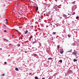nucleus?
I'll list each match as a JSON object with an SVG mask.
<instances>
[{
  "label": "nucleus",
  "mask_w": 79,
  "mask_h": 79,
  "mask_svg": "<svg viewBox=\"0 0 79 79\" xmlns=\"http://www.w3.org/2000/svg\"><path fill=\"white\" fill-rule=\"evenodd\" d=\"M15 6H17V4H15Z\"/></svg>",
  "instance_id": "f704fd0d"
},
{
  "label": "nucleus",
  "mask_w": 79,
  "mask_h": 79,
  "mask_svg": "<svg viewBox=\"0 0 79 79\" xmlns=\"http://www.w3.org/2000/svg\"><path fill=\"white\" fill-rule=\"evenodd\" d=\"M34 56H37V54H34Z\"/></svg>",
  "instance_id": "bb28decb"
},
{
  "label": "nucleus",
  "mask_w": 79,
  "mask_h": 79,
  "mask_svg": "<svg viewBox=\"0 0 79 79\" xmlns=\"http://www.w3.org/2000/svg\"><path fill=\"white\" fill-rule=\"evenodd\" d=\"M27 32H28V31L26 30V31H25L24 33V34H27Z\"/></svg>",
  "instance_id": "39448f33"
},
{
  "label": "nucleus",
  "mask_w": 79,
  "mask_h": 79,
  "mask_svg": "<svg viewBox=\"0 0 79 79\" xmlns=\"http://www.w3.org/2000/svg\"><path fill=\"white\" fill-rule=\"evenodd\" d=\"M60 53L61 54H63V49H60Z\"/></svg>",
  "instance_id": "7ed1b4c3"
},
{
  "label": "nucleus",
  "mask_w": 79,
  "mask_h": 79,
  "mask_svg": "<svg viewBox=\"0 0 79 79\" xmlns=\"http://www.w3.org/2000/svg\"><path fill=\"white\" fill-rule=\"evenodd\" d=\"M4 64H6V62H5Z\"/></svg>",
  "instance_id": "473e14b6"
},
{
  "label": "nucleus",
  "mask_w": 79,
  "mask_h": 79,
  "mask_svg": "<svg viewBox=\"0 0 79 79\" xmlns=\"http://www.w3.org/2000/svg\"><path fill=\"white\" fill-rule=\"evenodd\" d=\"M77 44L78 45H79V43H77Z\"/></svg>",
  "instance_id": "c85d7f7f"
},
{
  "label": "nucleus",
  "mask_w": 79,
  "mask_h": 79,
  "mask_svg": "<svg viewBox=\"0 0 79 79\" xmlns=\"http://www.w3.org/2000/svg\"><path fill=\"white\" fill-rule=\"evenodd\" d=\"M56 32H53L52 34H53V35H55V34H56Z\"/></svg>",
  "instance_id": "9b49d317"
},
{
  "label": "nucleus",
  "mask_w": 79,
  "mask_h": 79,
  "mask_svg": "<svg viewBox=\"0 0 79 79\" xmlns=\"http://www.w3.org/2000/svg\"><path fill=\"white\" fill-rule=\"evenodd\" d=\"M6 32V30H4V32Z\"/></svg>",
  "instance_id": "cd10ccee"
},
{
  "label": "nucleus",
  "mask_w": 79,
  "mask_h": 79,
  "mask_svg": "<svg viewBox=\"0 0 79 79\" xmlns=\"http://www.w3.org/2000/svg\"><path fill=\"white\" fill-rule=\"evenodd\" d=\"M70 72H71L72 71H71V70H70Z\"/></svg>",
  "instance_id": "a19ab883"
},
{
  "label": "nucleus",
  "mask_w": 79,
  "mask_h": 79,
  "mask_svg": "<svg viewBox=\"0 0 79 79\" xmlns=\"http://www.w3.org/2000/svg\"><path fill=\"white\" fill-rule=\"evenodd\" d=\"M5 76V74H2V76Z\"/></svg>",
  "instance_id": "412c9836"
},
{
  "label": "nucleus",
  "mask_w": 79,
  "mask_h": 79,
  "mask_svg": "<svg viewBox=\"0 0 79 79\" xmlns=\"http://www.w3.org/2000/svg\"><path fill=\"white\" fill-rule=\"evenodd\" d=\"M66 15H67V16H68V15H70V16H71V15H73V14H72V13H71V12L70 13H67L66 14Z\"/></svg>",
  "instance_id": "f03ea898"
},
{
  "label": "nucleus",
  "mask_w": 79,
  "mask_h": 79,
  "mask_svg": "<svg viewBox=\"0 0 79 79\" xmlns=\"http://www.w3.org/2000/svg\"><path fill=\"white\" fill-rule=\"evenodd\" d=\"M22 39H23V38H21Z\"/></svg>",
  "instance_id": "79ce46f5"
},
{
  "label": "nucleus",
  "mask_w": 79,
  "mask_h": 79,
  "mask_svg": "<svg viewBox=\"0 0 79 79\" xmlns=\"http://www.w3.org/2000/svg\"><path fill=\"white\" fill-rule=\"evenodd\" d=\"M52 60V58H50V57L49 58H48V60Z\"/></svg>",
  "instance_id": "f8f14e48"
},
{
  "label": "nucleus",
  "mask_w": 79,
  "mask_h": 79,
  "mask_svg": "<svg viewBox=\"0 0 79 79\" xmlns=\"http://www.w3.org/2000/svg\"><path fill=\"white\" fill-rule=\"evenodd\" d=\"M59 61V62H60V63H62V60H60Z\"/></svg>",
  "instance_id": "dca6fc26"
},
{
  "label": "nucleus",
  "mask_w": 79,
  "mask_h": 79,
  "mask_svg": "<svg viewBox=\"0 0 79 79\" xmlns=\"http://www.w3.org/2000/svg\"><path fill=\"white\" fill-rule=\"evenodd\" d=\"M16 31H17V32H18V31L17 30H16Z\"/></svg>",
  "instance_id": "72a5a7b5"
},
{
  "label": "nucleus",
  "mask_w": 79,
  "mask_h": 79,
  "mask_svg": "<svg viewBox=\"0 0 79 79\" xmlns=\"http://www.w3.org/2000/svg\"><path fill=\"white\" fill-rule=\"evenodd\" d=\"M68 37H69V38L70 37V35H68Z\"/></svg>",
  "instance_id": "b1692460"
},
{
  "label": "nucleus",
  "mask_w": 79,
  "mask_h": 79,
  "mask_svg": "<svg viewBox=\"0 0 79 79\" xmlns=\"http://www.w3.org/2000/svg\"><path fill=\"white\" fill-rule=\"evenodd\" d=\"M6 22H7L8 21L7 20H6Z\"/></svg>",
  "instance_id": "58836bf2"
},
{
  "label": "nucleus",
  "mask_w": 79,
  "mask_h": 79,
  "mask_svg": "<svg viewBox=\"0 0 79 79\" xmlns=\"http://www.w3.org/2000/svg\"><path fill=\"white\" fill-rule=\"evenodd\" d=\"M25 53H27V52H25Z\"/></svg>",
  "instance_id": "ea45409f"
},
{
  "label": "nucleus",
  "mask_w": 79,
  "mask_h": 79,
  "mask_svg": "<svg viewBox=\"0 0 79 79\" xmlns=\"http://www.w3.org/2000/svg\"><path fill=\"white\" fill-rule=\"evenodd\" d=\"M45 77H43L42 78V79H45Z\"/></svg>",
  "instance_id": "2f4dec72"
},
{
  "label": "nucleus",
  "mask_w": 79,
  "mask_h": 79,
  "mask_svg": "<svg viewBox=\"0 0 79 79\" xmlns=\"http://www.w3.org/2000/svg\"><path fill=\"white\" fill-rule=\"evenodd\" d=\"M29 74H30V75H31V74H32V73H30Z\"/></svg>",
  "instance_id": "7c9ffc66"
},
{
  "label": "nucleus",
  "mask_w": 79,
  "mask_h": 79,
  "mask_svg": "<svg viewBox=\"0 0 79 79\" xmlns=\"http://www.w3.org/2000/svg\"><path fill=\"white\" fill-rule=\"evenodd\" d=\"M41 19H39L38 20V22H40V21H41Z\"/></svg>",
  "instance_id": "ddd939ff"
},
{
  "label": "nucleus",
  "mask_w": 79,
  "mask_h": 79,
  "mask_svg": "<svg viewBox=\"0 0 79 79\" xmlns=\"http://www.w3.org/2000/svg\"><path fill=\"white\" fill-rule=\"evenodd\" d=\"M4 27H6V25H4Z\"/></svg>",
  "instance_id": "c756f323"
},
{
  "label": "nucleus",
  "mask_w": 79,
  "mask_h": 79,
  "mask_svg": "<svg viewBox=\"0 0 79 79\" xmlns=\"http://www.w3.org/2000/svg\"><path fill=\"white\" fill-rule=\"evenodd\" d=\"M52 79V77H49L48 79Z\"/></svg>",
  "instance_id": "a878e982"
},
{
  "label": "nucleus",
  "mask_w": 79,
  "mask_h": 79,
  "mask_svg": "<svg viewBox=\"0 0 79 79\" xmlns=\"http://www.w3.org/2000/svg\"><path fill=\"white\" fill-rule=\"evenodd\" d=\"M77 52H73V55H77Z\"/></svg>",
  "instance_id": "20e7f679"
},
{
  "label": "nucleus",
  "mask_w": 79,
  "mask_h": 79,
  "mask_svg": "<svg viewBox=\"0 0 79 79\" xmlns=\"http://www.w3.org/2000/svg\"><path fill=\"white\" fill-rule=\"evenodd\" d=\"M79 18V17L77 16L76 17V19H78Z\"/></svg>",
  "instance_id": "a211bd4d"
},
{
  "label": "nucleus",
  "mask_w": 79,
  "mask_h": 79,
  "mask_svg": "<svg viewBox=\"0 0 79 79\" xmlns=\"http://www.w3.org/2000/svg\"><path fill=\"white\" fill-rule=\"evenodd\" d=\"M75 15V12H73V14H72V15Z\"/></svg>",
  "instance_id": "5701e85b"
},
{
  "label": "nucleus",
  "mask_w": 79,
  "mask_h": 79,
  "mask_svg": "<svg viewBox=\"0 0 79 79\" xmlns=\"http://www.w3.org/2000/svg\"><path fill=\"white\" fill-rule=\"evenodd\" d=\"M73 61H74V62H75L76 61H77V60H76L75 59H74L73 60Z\"/></svg>",
  "instance_id": "9d476101"
},
{
  "label": "nucleus",
  "mask_w": 79,
  "mask_h": 79,
  "mask_svg": "<svg viewBox=\"0 0 79 79\" xmlns=\"http://www.w3.org/2000/svg\"><path fill=\"white\" fill-rule=\"evenodd\" d=\"M32 37H33V36H32V35H31V37H30V38H29V39H32Z\"/></svg>",
  "instance_id": "6e6552de"
},
{
  "label": "nucleus",
  "mask_w": 79,
  "mask_h": 79,
  "mask_svg": "<svg viewBox=\"0 0 79 79\" xmlns=\"http://www.w3.org/2000/svg\"><path fill=\"white\" fill-rule=\"evenodd\" d=\"M0 50H2V48H0Z\"/></svg>",
  "instance_id": "c9c22d12"
},
{
  "label": "nucleus",
  "mask_w": 79,
  "mask_h": 79,
  "mask_svg": "<svg viewBox=\"0 0 79 79\" xmlns=\"http://www.w3.org/2000/svg\"><path fill=\"white\" fill-rule=\"evenodd\" d=\"M76 6H74L72 7V9L73 11H74V10H76Z\"/></svg>",
  "instance_id": "f257e3e1"
},
{
  "label": "nucleus",
  "mask_w": 79,
  "mask_h": 79,
  "mask_svg": "<svg viewBox=\"0 0 79 79\" xmlns=\"http://www.w3.org/2000/svg\"><path fill=\"white\" fill-rule=\"evenodd\" d=\"M60 48V45L57 46V48Z\"/></svg>",
  "instance_id": "6ab92c4d"
},
{
  "label": "nucleus",
  "mask_w": 79,
  "mask_h": 79,
  "mask_svg": "<svg viewBox=\"0 0 79 79\" xmlns=\"http://www.w3.org/2000/svg\"><path fill=\"white\" fill-rule=\"evenodd\" d=\"M35 79H39V78H38V77H35Z\"/></svg>",
  "instance_id": "4468645a"
},
{
  "label": "nucleus",
  "mask_w": 79,
  "mask_h": 79,
  "mask_svg": "<svg viewBox=\"0 0 79 79\" xmlns=\"http://www.w3.org/2000/svg\"><path fill=\"white\" fill-rule=\"evenodd\" d=\"M55 1H56H56H57V0H55Z\"/></svg>",
  "instance_id": "4c0bfd02"
},
{
  "label": "nucleus",
  "mask_w": 79,
  "mask_h": 79,
  "mask_svg": "<svg viewBox=\"0 0 79 79\" xmlns=\"http://www.w3.org/2000/svg\"><path fill=\"white\" fill-rule=\"evenodd\" d=\"M51 37V38H52L51 39H52V40H53V37Z\"/></svg>",
  "instance_id": "393cba45"
},
{
  "label": "nucleus",
  "mask_w": 79,
  "mask_h": 79,
  "mask_svg": "<svg viewBox=\"0 0 79 79\" xmlns=\"http://www.w3.org/2000/svg\"><path fill=\"white\" fill-rule=\"evenodd\" d=\"M15 70H16V71H19V69L18 68H15Z\"/></svg>",
  "instance_id": "0eeeda50"
},
{
  "label": "nucleus",
  "mask_w": 79,
  "mask_h": 79,
  "mask_svg": "<svg viewBox=\"0 0 79 79\" xmlns=\"http://www.w3.org/2000/svg\"><path fill=\"white\" fill-rule=\"evenodd\" d=\"M18 47H20V44H18Z\"/></svg>",
  "instance_id": "4be33fe9"
},
{
  "label": "nucleus",
  "mask_w": 79,
  "mask_h": 79,
  "mask_svg": "<svg viewBox=\"0 0 79 79\" xmlns=\"http://www.w3.org/2000/svg\"><path fill=\"white\" fill-rule=\"evenodd\" d=\"M39 9L38 7H36V11H37V10H38V9Z\"/></svg>",
  "instance_id": "2eb2a0df"
},
{
  "label": "nucleus",
  "mask_w": 79,
  "mask_h": 79,
  "mask_svg": "<svg viewBox=\"0 0 79 79\" xmlns=\"http://www.w3.org/2000/svg\"><path fill=\"white\" fill-rule=\"evenodd\" d=\"M36 41H35L33 42V44H35V43H36Z\"/></svg>",
  "instance_id": "f3484780"
},
{
  "label": "nucleus",
  "mask_w": 79,
  "mask_h": 79,
  "mask_svg": "<svg viewBox=\"0 0 79 79\" xmlns=\"http://www.w3.org/2000/svg\"><path fill=\"white\" fill-rule=\"evenodd\" d=\"M75 3H76V2L75 1H74V2H72V4H75Z\"/></svg>",
  "instance_id": "1a4fd4ad"
},
{
  "label": "nucleus",
  "mask_w": 79,
  "mask_h": 79,
  "mask_svg": "<svg viewBox=\"0 0 79 79\" xmlns=\"http://www.w3.org/2000/svg\"><path fill=\"white\" fill-rule=\"evenodd\" d=\"M4 40H6V39H4Z\"/></svg>",
  "instance_id": "e433bc0d"
},
{
  "label": "nucleus",
  "mask_w": 79,
  "mask_h": 79,
  "mask_svg": "<svg viewBox=\"0 0 79 79\" xmlns=\"http://www.w3.org/2000/svg\"><path fill=\"white\" fill-rule=\"evenodd\" d=\"M63 16L64 17V18H66V17H67V16H68V15H67L66 14V15H63Z\"/></svg>",
  "instance_id": "423d86ee"
},
{
  "label": "nucleus",
  "mask_w": 79,
  "mask_h": 79,
  "mask_svg": "<svg viewBox=\"0 0 79 79\" xmlns=\"http://www.w3.org/2000/svg\"><path fill=\"white\" fill-rule=\"evenodd\" d=\"M72 45H76V44L75 43L72 44Z\"/></svg>",
  "instance_id": "aec40b11"
}]
</instances>
